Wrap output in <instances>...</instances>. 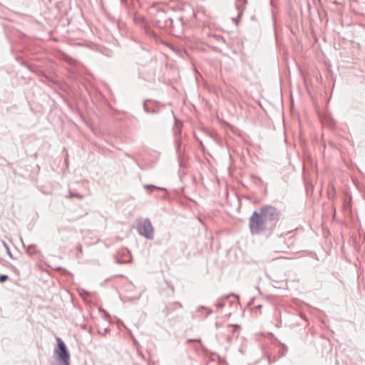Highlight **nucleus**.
I'll use <instances>...</instances> for the list:
<instances>
[{
    "mask_svg": "<svg viewBox=\"0 0 365 365\" xmlns=\"http://www.w3.org/2000/svg\"><path fill=\"white\" fill-rule=\"evenodd\" d=\"M279 220L277 210L272 206H264L259 211H255L250 219V229L252 233H259L268 225L272 226Z\"/></svg>",
    "mask_w": 365,
    "mask_h": 365,
    "instance_id": "1",
    "label": "nucleus"
},
{
    "mask_svg": "<svg viewBox=\"0 0 365 365\" xmlns=\"http://www.w3.org/2000/svg\"><path fill=\"white\" fill-rule=\"evenodd\" d=\"M58 349L56 351L58 359L62 361L64 365H69V354L66 349V345L63 341L58 339Z\"/></svg>",
    "mask_w": 365,
    "mask_h": 365,
    "instance_id": "2",
    "label": "nucleus"
},
{
    "mask_svg": "<svg viewBox=\"0 0 365 365\" xmlns=\"http://www.w3.org/2000/svg\"><path fill=\"white\" fill-rule=\"evenodd\" d=\"M139 232L147 238H151L153 232L151 223L148 221L143 222L139 227Z\"/></svg>",
    "mask_w": 365,
    "mask_h": 365,
    "instance_id": "3",
    "label": "nucleus"
},
{
    "mask_svg": "<svg viewBox=\"0 0 365 365\" xmlns=\"http://www.w3.org/2000/svg\"><path fill=\"white\" fill-rule=\"evenodd\" d=\"M7 279H8L7 275H5V274L0 275V282H4Z\"/></svg>",
    "mask_w": 365,
    "mask_h": 365,
    "instance_id": "4",
    "label": "nucleus"
}]
</instances>
